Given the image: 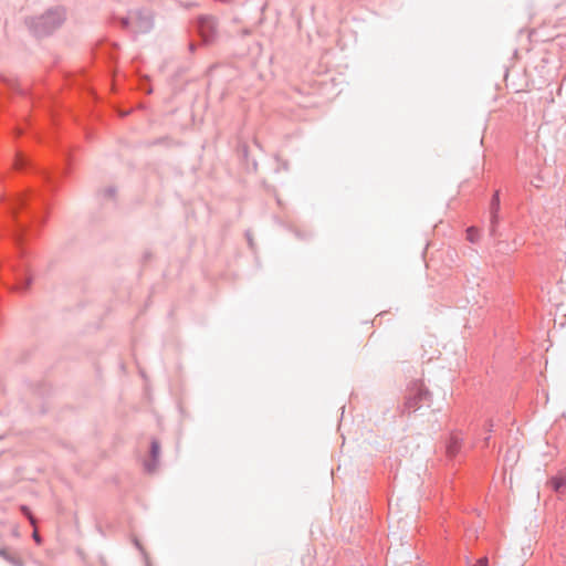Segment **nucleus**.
<instances>
[{
	"label": "nucleus",
	"instance_id": "obj_1",
	"mask_svg": "<svg viewBox=\"0 0 566 566\" xmlns=\"http://www.w3.org/2000/svg\"><path fill=\"white\" fill-rule=\"evenodd\" d=\"M29 201L30 196L25 193L7 202V211L9 214L8 231L21 256L24 254L22 244L29 232L30 221L38 219V216L31 211Z\"/></svg>",
	"mask_w": 566,
	"mask_h": 566
},
{
	"label": "nucleus",
	"instance_id": "obj_2",
	"mask_svg": "<svg viewBox=\"0 0 566 566\" xmlns=\"http://www.w3.org/2000/svg\"><path fill=\"white\" fill-rule=\"evenodd\" d=\"M65 21V10L61 7L49 9L43 14L25 19L30 32L36 38L51 35Z\"/></svg>",
	"mask_w": 566,
	"mask_h": 566
},
{
	"label": "nucleus",
	"instance_id": "obj_3",
	"mask_svg": "<svg viewBox=\"0 0 566 566\" xmlns=\"http://www.w3.org/2000/svg\"><path fill=\"white\" fill-rule=\"evenodd\" d=\"M122 28L135 34H145L154 28V15L149 10L137 9L128 12L127 17L119 18Z\"/></svg>",
	"mask_w": 566,
	"mask_h": 566
},
{
	"label": "nucleus",
	"instance_id": "obj_4",
	"mask_svg": "<svg viewBox=\"0 0 566 566\" xmlns=\"http://www.w3.org/2000/svg\"><path fill=\"white\" fill-rule=\"evenodd\" d=\"M429 400L430 392L423 382L420 380H413L407 387L402 412H415L428 403Z\"/></svg>",
	"mask_w": 566,
	"mask_h": 566
},
{
	"label": "nucleus",
	"instance_id": "obj_5",
	"mask_svg": "<svg viewBox=\"0 0 566 566\" xmlns=\"http://www.w3.org/2000/svg\"><path fill=\"white\" fill-rule=\"evenodd\" d=\"M196 28L203 44H212L219 38V21L214 15H199L196 20Z\"/></svg>",
	"mask_w": 566,
	"mask_h": 566
},
{
	"label": "nucleus",
	"instance_id": "obj_6",
	"mask_svg": "<svg viewBox=\"0 0 566 566\" xmlns=\"http://www.w3.org/2000/svg\"><path fill=\"white\" fill-rule=\"evenodd\" d=\"M463 444V437L459 431H452L446 441V457L454 460L460 454Z\"/></svg>",
	"mask_w": 566,
	"mask_h": 566
},
{
	"label": "nucleus",
	"instance_id": "obj_7",
	"mask_svg": "<svg viewBox=\"0 0 566 566\" xmlns=\"http://www.w3.org/2000/svg\"><path fill=\"white\" fill-rule=\"evenodd\" d=\"M499 212H500V191L496 190L491 199L490 202V235L495 237L496 235V228L499 224Z\"/></svg>",
	"mask_w": 566,
	"mask_h": 566
},
{
	"label": "nucleus",
	"instance_id": "obj_8",
	"mask_svg": "<svg viewBox=\"0 0 566 566\" xmlns=\"http://www.w3.org/2000/svg\"><path fill=\"white\" fill-rule=\"evenodd\" d=\"M159 453H160V444L158 440L153 439L150 442V459L146 460L144 462L145 471L148 473L155 472L158 461H159Z\"/></svg>",
	"mask_w": 566,
	"mask_h": 566
},
{
	"label": "nucleus",
	"instance_id": "obj_9",
	"mask_svg": "<svg viewBox=\"0 0 566 566\" xmlns=\"http://www.w3.org/2000/svg\"><path fill=\"white\" fill-rule=\"evenodd\" d=\"M10 268L15 274L17 290L20 292L27 291L32 283V277L27 274V271L18 269L14 264H10Z\"/></svg>",
	"mask_w": 566,
	"mask_h": 566
},
{
	"label": "nucleus",
	"instance_id": "obj_10",
	"mask_svg": "<svg viewBox=\"0 0 566 566\" xmlns=\"http://www.w3.org/2000/svg\"><path fill=\"white\" fill-rule=\"evenodd\" d=\"M549 484L555 492H560L563 488H566V472H560L559 474L553 476L549 480Z\"/></svg>",
	"mask_w": 566,
	"mask_h": 566
},
{
	"label": "nucleus",
	"instance_id": "obj_11",
	"mask_svg": "<svg viewBox=\"0 0 566 566\" xmlns=\"http://www.w3.org/2000/svg\"><path fill=\"white\" fill-rule=\"evenodd\" d=\"M0 557L10 563L12 566H24L22 559L9 553L6 547H0Z\"/></svg>",
	"mask_w": 566,
	"mask_h": 566
},
{
	"label": "nucleus",
	"instance_id": "obj_12",
	"mask_svg": "<svg viewBox=\"0 0 566 566\" xmlns=\"http://www.w3.org/2000/svg\"><path fill=\"white\" fill-rule=\"evenodd\" d=\"M20 511H21V513H22L25 517H28V520L30 521V524H31V525H33V526H35V524H36V520H35V518H34V516L32 515V512H31V510L29 509V506H27V505H21V506H20Z\"/></svg>",
	"mask_w": 566,
	"mask_h": 566
},
{
	"label": "nucleus",
	"instance_id": "obj_13",
	"mask_svg": "<svg viewBox=\"0 0 566 566\" xmlns=\"http://www.w3.org/2000/svg\"><path fill=\"white\" fill-rule=\"evenodd\" d=\"M467 239L471 242V243H475L479 239V231L476 228L474 227H470L468 228L467 230Z\"/></svg>",
	"mask_w": 566,
	"mask_h": 566
},
{
	"label": "nucleus",
	"instance_id": "obj_14",
	"mask_svg": "<svg viewBox=\"0 0 566 566\" xmlns=\"http://www.w3.org/2000/svg\"><path fill=\"white\" fill-rule=\"evenodd\" d=\"M28 165H29V160H28V158H25V157H24V156H22V155H19V156L17 157V160H15V168H17L18 170H23V169H25V168L28 167Z\"/></svg>",
	"mask_w": 566,
	"mask_h": 566
},
{
	"label": "nucleus",
	"instance_id": "obj_15",
	"mask_svg": "<svg viewBox=\"0 0 566 566\" xmlns=\"http://www.w3.org/2000/svg\"><path fill=\"white\" fill-rule=\"evenodd\" d=\"M471 566H489V558L486 556H483L476 560L475 564Z\"/></svg>",
	"mask_w": 566,
	"mask_h": 566
},
{
	"label": "nucleus",
	"instance_id": "obj_16",
	"mask_svg": "<svg viewBox=\"0 0 566 566\" xmlns=\"http://www.w3.org/2000/svg\"><path fill=\"white\" fill-rule=\"evenodd\" d=\"M32 537L38 544H41L42 538L36 531L33 532Z\"/></svg>",
	"mask_w": 566,
	"mask_h": 566
},
{
	"label": "nucleus",
	"instance_id": "obj_17",
	"mask_svg": "<svg viewBox=\"0 0 566 566\" xmlns=\"http://www.w3.org/2000/svg\"><path fill=\"white\" fill-rule=\"evenodd\" d=\"M105 192H106L107 196L113 197L114 193H115V189L111 187V188L106 189Z\"/></svg>",
	"mask_w": 566,
	"mask_h": 566
},
{
	"label": "nucleus",
	"instance_id": "obj_18",
	"mask_svg": "<svg viewBox=\"0 0 566 566\" xmlns=\"http://www.w3.org/2000/svg\"><path fill=\"white\" fill-rule=\"evenodd\" d=\"M493 426H494V424H493V421H492V420H489V421H488V424H486V427H488V428H486V429H488V431H492Z\"/></svg>",
	"mask_w": 566,
	"mask_h": 566
},
{
	"label": "nucleus",
	"instance_id": "obj_19",
	"mask_svg": "<svg viewBox=\"0 0 566 566\" xmlns=\"http://www.w3.org/2000/svg\"><path fill=\"white\" fill-rule=\"evenodd\" d=\"M135 545L140 552H143V547L137 539H135Z\"/></svg>",
	"mask_w": 566,
	"mask_h": 566
},
{
	"label": "nucleus",
	"instance_id": "obj_20",
	"mask_svg": "<svg viewBox=\"0 0 566 566\" xmlns=\"http://www.w3.org/2000/svg\"><path fill=\"white\" fill-rule=\"evenodd\" d=\"M195 49H196V45H195L193 43H190V44H189V50H190L191 52H193V51H195Z\"/></svg>",
	"mask_w": 566,
	"mask_h": 566
},
{
	"label": "nucleus",
	"instance_id": "obj_21",
	"mask_svg": "<svg viewBox=\"0 0 566 566\" xmlns=\"http://www.w3.org/2000/svg\"><path fill=\"white\" fill-rule=\"evenodd\" d=\"M489 441H490V437H486V438L484 439L485 446H488V444H489Z\"/></svg>",
	"mask_w": 566,
	"mask_h": 566
},
{
	"label": "nucleus",
	"instance_id": "obj_22",
	"mask_svg": "<svg viewBox=\"0 0 566 566\" xmlns=\"http://www.w3.org/2000/svg\"><path fill=\"white\" fill-rule=\"evenodd\" d=\"M248 241H249L250 245H252V240L249 235H248Z\"/></svg>",
	"mask_w": 566,
	"mask_h": 566
}]
</instances>
